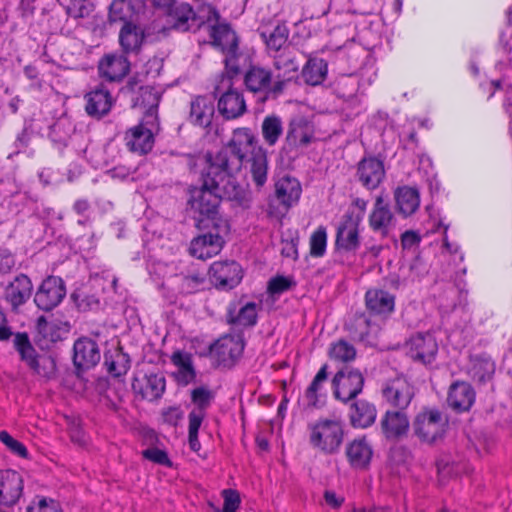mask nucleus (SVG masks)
I'll return each instance as SVG.
<instances>
[{
	"instance_id": "nucleus-1",
	"label": "nucleus",
	"mask_w": 512,
	"mask_h": 512,
	"mask_svg": "<svg viewBox=\"0 0 512 512\" xmlns=\"http://www.w3.org/2000/svg\"><path fill=\"white\" fill-rule=\"evenodd\" d=\"M189 193V208L195 220L201 222L205 217H214L221 199L239 200L243 189L234 176L210 164L201 186L191 188Z\"/></svg>"
},
{
	"instance_id": "nucleus-2",
	"label": "nucleus",
	"mask_w": 512,
	"mask_h": 512,
	"mask_svg": "<svg viewBox=\"0 0 512 512\" xmlns=\"http://www.w3.org/2000/svg\"><path fill=\"white\" fill-rule=\"evenodd\" d=\"M141 105L146 108L141 122L127 130L125 143L128 149L139 155L151 151L154 145V135L159 130L158 105L159 93L151 87L141 89Z\"/></svg>"
},
{
	"instance_id": "nucleus-3",
	"label": "nucleus",
	"mask_w": 512,
	"mask_h": 512,
	"mask_svg": "<svg viewBox=\"0 0 512 512\" xmlns=\"http://www.w3.org/2000/svg\"><path fill=\"white\" fill-rule=\"evenodd\" d=\"M308 433L313 449L325 455H333L343 443L344 425L338 418H320L308 425Z\"/></svg>"
},
{
	"instance_id": "nucleus-4",
	"label": "nucleus",
	"mask_w": 512,
	"mask_h": 512,
	"mask_svg": "<svg viewBox=\"0 0 512 512\" xmlns=\"http://www.w3.org/2000/svg\"><path fill=\"white\" fill-rule=\"evenodd\" d=\"M256 142L249 128H237L229 142L230 155L227 150L221 151L211 164L217 165L221 171L233 176V173L241 168L247 154H252L253 149L259 147L256 146Z\"/></svg>"
},
{
	"instance_id": "nucleus-5",
	"label": "nucleus",
	"mask_w": 512,
	"mask_h": 512,
	"mask_svg": "<svg viewBox=\"0 0 512 512\" xmlns=\"http://www.w3.org/2000/svg\"><path fill=\"white\" fill-rule=\"evenodd\" d=\"M215 91L219 94L218 111L225 119H236L246 112L243 93L233 87L231 76L222 75Z\"/></svg>"
},
{
	"instance_id": "nucleus-6",
	"label": "nucleus",
	"mask_w": 512,
	"mask_h": 512,
	"mask_svg": "<svg viewBox=\"0 0 512 512\" xmlns=\"http://www.w3.org/2000/svg\"><path fill=\"white\" fill-rule=\"evenodd\" d=\"M302 188L299 181L292 177H282L275 183V199L269 203L268 214L271 217L282 218L288 210L298 203Z\"/></svg>"
},
{
	"instance_id": "nucleus-7",
	"label": "nucleus",
	"mask_w": 512,
	"mask_h": 512,
	"mask_svg": "<svg viewBox=\"0 0 512 512\" xmlns=\"http://www.w3.org/2000/svg\"><path fill=\"white\" fill-rule=\"evenodd\" d=\"M446 420L437 410H425L419 413L414 422L415 435L423 442L433 443L445 432Z\"/></svg>"
},
{
	"instance_id": "nucleus-8",
	"label": "nucleus",
	"mask_w": 512,
	"mask_h": 512,
	"mask_svg": "<svg viewBox=\"0 0 512 512\" xmlns=\"http://www.w3.org/2000/svg\"><path fill=\"white\" fill-rule=\"evenodd\" d=\"M273 67L275 74L272 90L274 95H278L283 92L286 84L298 75L299 62L296 59L295 51L285 48L275 55Z\"/></svg>"
},
{
	"instance_id": "nucleus-9",
	"label": "nucleus",
	"mask_w": 512,
	"mask_h": 512,
	"mask_svg": "<svg viewBox=\"0 0 512 512\" xmlns=\"http://www.w3.org/2000/svg\"><path fill=\"white\" fill-rule=\"evenodd\" d=\"M332 384L335 397L343 402H347L355 398L362 391L364 377L358 370L344 368L336 373Z\"/></svg>"
},
{
	"instance_id": "nucleus-10",
	"label": "nucleus",
	"mask_w": 512,
	"mask_h": 512,
	"mask_svg": "<svg viewBox=\"0 0 512 512\" xmlns=\"http://www.w3.org/2000/svg\"><path fill=\"white\" fill-rule=\"evenodd\" d=\"M244 343L239 335H225L210 348L211 356L218 366L230 367L241 356Z\"/></svg>"
},
{
	"instance_id": "nucleus-11",
	"label": "nucleus",
	"mask_w": 512,
	"mask_h": 512,
	"mask_svg": "<svg viewBox=\"0 0 512 512\" xmlns=\"http://www.w3.org/2000/svg\"><path fill=\"white\" fill-rule=\"evenodd\" d=\"M65 295L66 290L62 279L50 276L38 288L34 302L38 308L50 311L60 304Z\"/></svg>"
},
{
	"instance_id": "nucleus-12",
	"label": "nucleus",
	"mask_w": 512,
	"mask_h": 512,
	"mask_svg": "<svg viewBox=\"0 0 512 512\" xmlns=\"http://www.w3.org/2000/svg\"><path fill=\"white\" fill-rule=\"evenodd\" d=\"M369 227L382 238L388 237L395 228L396 219L389 204L381 195L375 198L372 210L368 217Z\"/></svg>"
},
{
	"instance_id": "nucleus-13",
	"label": "nucleus",
	"mask_w": 512,
	"mask_h": 512,
	"mask_svg": "<svg viewBox=\"0 0 512 512\" xmlns=\"http://www.w3.org/2000/svg\"><path fill=\"white\" fill-rule=\"evenodd\" d=\"M209 273L211 282L222 290L234 288L242 279V269L235 261L214 262Z\"/></svg>"
},
{
	"instance_id": "nucleus-14",
	"label": "nucleus",
	"mask_w": 512,
	"mask_h": 512,
	"mask_svg": "<svg viewBox=\"0 0 512 512\" xmlns=\"http://www.w3.org/2000/svg\"><path fill=\"white\" fill-rule=\"evenodd\" d=\"M438 344L433 334L418 333L406 342L407 354L424 364L431 363L437 354Z\"/></svg>"
},
{
	"instance_id": "nucleus-15",
	"label": "nucleus",
	"mask_w": 512,
	"mask_h": 512,
	"mask_svg": "<svg viewBox=\"0 0 512 512\" xmlns=\"http://www.w3.org/2000/svg\"><path fill=\"white\" fill-rule=\"evenodd\" d=\"M13 344L17 352L20 354L21 360L24 361L35 373L46 376L48 373L44 368L49 365L53 366L50 359H39L37 352L30 342L26 333H16Z\"/></svg>"
},
{
	"instance_id": "nucleus-16",
	"label": "nucleus",
	"mask_w": 512,
	"mask_h": 512,
	"mask_svg": "<svg viewBox=\"0 0 512 512\" xmlns=\"http://www.w3.org/2000/svg\"><path fill=\"white\" fill-rule=\"evenodd\" d=\"M382 393L390 405L401 410L409 406L414 395L413 387L404 377H396L388 381L383 387Z\"/></svg>"
},
{
	"instance_id": "nucleus-17",
	"label": "nucleus",
	"mask_w": 512,
	"mask_h": 512,
	"mask_svg": "<svg viewBox=\"0 0 512 512\" xmlns=\"http://www.w3.org/2000/svg\"><path fill=\"white\" fill-rule=\"evenodd\" d=\"M385 177L383 162L376 157L363 158L357 168V178L369 190L376 189Z\"/></svg>"
},
{
	"instance_id": "nucleus-18",
	"label": "nucleus",
	"mask_w": 512,
	"mask_h": 512,
	"mask_svg": "<svg viewBox=\"0 0 512 512\" xmlns=\"http://www.w3.org/2000/svg\"><path fill=\"white\" fill-rule=\"evenodd\" d=\"M165 386V377L159 373L135 377L132 382L133 391L148 401L159 399L165 391Z\"/></svg>"
},
{
	"instance_id": "nucleus-19",
	"label": "nucleus",
	"mask_w": 512,
	"mask_h": 512,
	"mask_svg": "<svg viewBox=\"0 0 512 512\" xmlns=\"http://www.w3.org/2000/svg\"><path fill=\"white\" fill-rule=\"evenodd\" d=\"M32 291L33 285L29 277L20 274L6 285L3 295L5 301L15 310L29 300Z\"/></svg>"
},
{
	"instance_id": "nucleus-20",
	"label": "nucleus",
	"mask_w": 512,
	"mask_h": 512,
	"mask_svg": "<svg viewBox=\"0 0 512 512\" xmlns=\"http://www.w3.org/2000/svg\"><path fill=\"white\" fill-rule=\"evenodd\" d=\"M100 361L97 343L89 338H80L74 343L73 362L78 370L94 367Z\"/></svg>"
},
{
	"instance_id": "nucleus-21",
	"label": "nucleus",
	"mask_w": 512,
	"mask_h": 512,
	"mask_svg": "<svg viewBox=\"0 0 512 512\" xmlns=\"http://www.w3.org/2000/svg\"><path fill=\"white\" fill-rule=\"evenodd\" d=\"M224 240L218 234H203L191 241L190 254L198 259H208L217 255L223 248Z\"/></svg>"
},
{
	"instance_id": "nucleus-22",
	"label": "nucleus",
	"mask_w": 512,
	"mask_h": 512,
	"mask_svg": "<svg viewBox=\"0 0 512 512\" xmlns=\"http://www.w3.org/2000/svg\"><path fill=\"white\" fill-rule=\"evenodd\" d=\"M85 110L88 115L101 118L106 115L112 107V96L103 86H97L95 89L85 95Z\"/></svg>"
},
{
	"instance_id": "nucleus-23",
	"label": "nucleus",
	"mask_w": 512,
	"mask_h": 512,
	"mask_svg": "<svg viewBox=\"0 0 512 512\" xmlns=\"http://www.w3.org/2000/svg\"><path fill=\"white\" fill-rule=\"evenodd\" d=\"M381 429L387 439L395 440L407 433L409 420L403 412L387 411L381 419Z\"/></svg>"
},
{
	"instance_id": "nucleus-24",
	"label": "nucleus",
	"mask_w": 512,
	"mask_h": 512,
	"mask_svg": "<svg viewBox=\"0 0 512 512\" xmlns=\"http://www.w3.org/2000/svg\"><path fill=\"white\" fill-rule=\"evenodd\" d=\"M475 401V391L466 382H456L450 386L447 402L456 411H467Z\"/></svg>"
},
{
	"instance_id": "nucleus-25",
	"label": "nucleus",
	"mask_w": 512,
	"mask_h": 512,
	"mask_svg": "<svg viewBox=\"0 0 512 512\" xmlns=\"http://www.w3.org/2000/svg\"><path fill=\"white\" fill-rule=\"evenodd\" d=\"M273 76L271 72L265 68L252 66L245 74L244 82L248 90L251 92H263L267 95L273 94Z\"/></svg>"
},
{
	"instance_id": "nucleus-26",
	"label": "nucleus",
	"mask_w": 512,
	"mask_h": 512,
	"mask_svg": "<svg viewBox=\"0 0 512 512\" xmlns=\"http://www.w3.org/2000/svg\"><path fill=\"white\" fill-rule=\"evenodd\" d=\"M313 136V125L307 119L298 117L290 122L286 141L289 146H306L311 143Z\"/></svg>"
},
{
	"instance_id": "nucleus-27",
	"label": "nucleus",
	"mask_w": 512,
	"mask_h": 512,
	"mask_svg": "<svg viewBox=\"0 0 512 512\" xmlns=\"http://www.w3.org/2000/svg\"><path fill=\"white\" fill-rule=\"evenodd\" d=\"M346 455L352 467L363 469L370 463L373 451L365 438H357L347 445Z\"/></svg>"
},
{
	"instance_id": "nucleus-28",
	"label": "nucleus",
	"mask_w": 512,
	"mask_h": 512,
	"mask_svg": "<svg viewBox=\"0 0 512 512\" xmlns=\"http://www.w3.org/2000/svg\"><path fill=\"white\" fill-rule=\"evenodd\" d=\"M211 37L213 44L230 57H235L238 48L236 33L227 24H218L212 27Z\"/></svg>"
},
{
	"instance_id": "nucleus-29",
	"label": "nucleus",
	"mask_w": 512,
	"mask_h": 512,
	"mask_svg": "<svg viewBox=\"0 0 512 512\" xmlns=\"http://www.w3.org/2000/svg\"><path fill=\"white\" fill-rule=\"evenodd\" d=\"M214 104L205 97H196L191 102L189 121L202 128L208 127L214 116Z\"/></svg>"
},
{
	"instance_id": "nucleus-30",
	"label": "nucleus",
	"mask_w": 512,
	"mask_h": 512,
	"mask_svg": "<svg viewBox=\"0 0 512 512\" xmlns=\"http://www.w3.org/2000/svg\"><path fill=\"white\" fill-rule=\"evenodd\" d=\"M129 71V63L124 56L107 55L99 63L101 76L109 81L122 79Z\"/></svg>"
},
{
	"instance_id": "nucleus-31",
	"label": "nucleus",
	"mask_w": 512,
	"mask_h": 512,
	"mask_svg": "<svg viewBox=\"0 0 512 512\" xmlns=\"http://www.w3.org/2000/svg\"><path fill=\"white\" fill-rule=\"evenodd\" d=\"M365 301L367 309L373 314H389L395 305L394 296L381 289L368 290Z\"/></svg>"
},
{
	"instance_id": "nucleus-32",
	"label": "nucleus",
	"mask_w": 512,
	"mask_h": 512,
	"mask_svg": "<svg viewBox=\"0 0 512 512\" xmlns=\"http://www.w3.org/2000/svg\"><path fill=\"white\" fill-rule=\"evenodd\" d=\"M360 221L361 216H357L356 220L347 219L339 226L336 235V244L339 248L350 251L359 246L358 225Z\"/></svg>"
},
{
	"instance_id": "nucleus-33",
	"label": "nucleus",
	"mask_w": 512,
	"mask_h": 512,
	"mask_svg": "<svg viewBox=\"0 0 512 512\" xmlns=\"http://www.w3.org/2000/svg\"><path fill=\"white\" fill-rule=\"evenodd\" d=\"M394 198L398 212L405 217L412 215L419 208L420 195L416 188L398 187L394 192Z\"/></svg>"
},
{
	"instance_id": "nucleus-34",
	"label": "nucleus",
	"mask_w": 512,
	"mask_h": 512,
	"mask_svg": "<svg viewBox=\"0 0 512 512\" xmlns=\"http://www.w3.org/2000/svg\"><path fill=\"white\" fill-rule=\"evenodd\" d=\"M144 7L142 0H114L110 4L109 19L111 22L131 20Z\"/></svg>"
},
{
	"instance_id": "nucleus-35",
	"label": "nucleus",
	"mask_w": 512,
	"mask_h": 512,
	"mask_svg": "<svg viewBox=\"0 0 512 512\" xmlns=\"http://www.w3.org/2000/svg\"><path fill=\"white\" fill-rule=\"evenodd\" d=\"M171 362L177 367L175 376L178 383L188 385L194 380L195 370L190 353L177 350L171 355Z\"/></svg>"
},
{
	"instance_id": "nucleus-36",
	"label": "nucleus",
	"mask_w": 512,
	"mask_h": 512,
	"mask_svg": "<svg viewBox=\"0 0 512 512\" xmlns=\"http://www.w3.org/2000/svg\"><path fill=\"white\" fill-rule=\"evenodd\" d=\"M376 419L375 407L367 401L355 402L350 409V420L354 427L366 428Z\"/></svg>"
},
{
	"instance_id": "nucleus-37",
	"label": "nucleus",
	"mask_w": 512,
	"mask_h": 512,
	"mask_svg": "<svg viewBox=\"0 0 512 512\" xmlns=\"http://www.w3.org/2000/svg\"><path fill=\"white\" fill-rule=\"evenodd\" d=\"M227 319L230 324L237 326H254L257 322V304L248 302L239 309L229 307Z\"/></svg>"
},
{
	"instance_id": "nucleus-38",
	"label": "nucleus",
	"mask_w": 512,
	"mask_h": 512,
	"mask_svg": "<svg viewBox=\"0 0 512 512\" xmlns=\"http://www.w3.org/2000/svg\"><path fill=\"white\" fill-rule=\"evenodd\" d=\"M250 171L252 179L259 187L267 180L268 159L267 152L263 147L254 148L250 159Z\"/></svg>"
},
{
	"instance_id": "nucleus-39",
	"label": "nucleus",
	"mask_w": 512,
	"mask_h": 512,
	"mask_svg": "<svg viewBox=\"0 0 512 512\" xmlns=\"http://www.w3.org/2000/svg\"><path fill=\"white\" fill-rule=\"evenodd\" d=\"M144 39L143 31L140 27L126 22L119 34L120 45L125 52H134L142 44Z\"/></svg>"
},
{
	"instance_id": "nucleus-40",
	"label": "nucleus",
	"mask_w": 512,
	"mask_h": 512,
	"mask_svg": "<svg viewBox=\"0 0 512 512\" xmlns=\"http://www.w3.org/2000/svg\"><path fill=\"white\" fill-rule=\"evenodd\" d=\"M327 75V63L323 59H309L302 70L304 81L312 86L321 84Z\"/></svg>"
},
{
	"instance_id": "nucleus-41",
	"label": "nucleus",
	"mask_w": 512,
	"mask_h": 512,
	"mask_svg": "<svg viewBox=\"0 0 512 512\" xmlns=\"http://www.w3.org/2000/svg\"><path fill=\"white\" fill-rule=\"evenodd\" d=\"M261 133L263 140L267 145H276L283 134V123L281 118L276 115L266 116L261 124Z\"/></svg>"
},
{
	"instance_id": "nucleus-42",
	"label": "nucleus",
	"mask_w": 512,
	"mask_h": 512,
	"mask_svg": "<svg viewBox=\"0 0 512 512\" xmlns=\"http://www.w3.org/2000/svg\"><path fill=\"white\" fill-rule=\"evenodd\" d=\"M105 366L114 377L125 375L130 368V360L127 354L116 350L105 355Z\"/></svg>"
},
{
	"instance_id": "nucleus-43",
	"label": "nucleus",
	"mask_w": 512,
	"mask_h": 512,
	"mask_svg": "<svg viewBox=\"0 0 512 512\" xmlns=\"http://www.w3.org/2000/svg\"><path fill=\"white\" fill-rule=\"evenodd\" d=\"M289 30L284 24H277L270 32H261V37L265 41L269 50L279 52L287 43Z\"/></svg>"
},
{
	"instance_id": "nucleus-44",
	"label": "nucleus",
	"mask_w": 512,
	"mask_h": 512,
	"mask_svg": "<svg viewBox=\"0 0 512 512\" xmlns=\"http://www.w3.org/2000/svg\"><path fill=\"white\" fill-rule=\"evenodd\" d=\"M1 482H4V490L6 493V501L4 502V506L11 507L18 502L22 495V478L16 472H12L6 477L5 480H2Z\"/></svg>"
},
{
	"instance_id": "nucleus-45",
	"label": "nucleus",
	"mask_w": 512,
	"mask_h": 512,
	"mask_svg": "<svg viewBox=\"0 0 512 512\" xmlns=\"http://www.w3.org/2000/svg\"><path fill=\"white\" fill-rule=\"evenodd\" d=\"M178 285V291L182 294L195 293L203 288L205 278L199 273L189 275H177L172 279Z\"/></svg>"
},
{
	"instance_id": "nucleus-46",
	"label": "nucleus",
	"mask_w": 512,
	"mask_h": 512,
	"mask_svg": "<svg viewBox=\"0 0 512 512\" xmlns=\"http://www.w3.org/2000/svg\"><path fill=\"white\" fill-rule=\"evenodd\" d=\"M494 370V363L490 359L476 357L471 360L469 374L473 379L484 382L492 376Z\"/></svg>"
},
{
	"instance_id": "nucleus-47",
	"label": "nucleus",
	"mask_w": 512,
	"mask_h": 512,
	"mask_svg": "<svg viewBox=\"0 0 512 512\" xmlns=\"http://www.w3.org/2000/svg\"><path fill=\"white\" fill-rule=\"evenodd\" d=\"M329 355L335 361L349 362L355 358L356 350L347 341L339 340L331 345Z\"/></svg>"
},
{
	"instance_id": "nucleus-48",
	"label": "nucleus",
	"mask_w": 512,
	"mask_h": 512,
	"mask_svg": "<svg viewBox=\"0 0 512 512\" xmlns=\"http://www.w3.org/2000/svg\"><path fill=\"white\" fill-rule=\"evenodd\" d=\"M310 254L313 257H322L326 252L327 232L326 228L319 226L310 236Z\"/></svg>"
},
{
	"instance_id": "nucleus-49",
	"label": "nucleus",
	"mask_w": 512,
	"mask_h": 512,
	"mask_svg": "<svg viewBox=\"0 0 512 512\" xmlns=\"http://www.w3.org/2000/svg\"><path fill=\"white\" fill-rule=\"evenodd\" d=\"M326 379H327V365H323L306 390L305 397L307 399L308 405L316 406V404L318 402V394L317 393L321 389L322 384L326 381Z\"/></svg>"
},
{
	"instance_id": "nucleus-50",
	"label": "nucleus",
	"mask_w": 512,
	"mask_h": 512,
	"mask_svg": "<svg viewBox=\"0 0 512 512\" xmlns=\"http://www.w3.org/2000/svg\"><path fill=\"white\" fill-rule=\"evenodd\" d=\"M173 16L176 19L175 26L181 30L189 29V21H194L195 13L191 6L188 4H181L173 11Z\"/></svg>"
},
{
	"instance_id": "nucleus-51",
	"label": "nucleus",
	"mask_w": 512,
	"mask_h": 512,
	"mask_svg": "<svg viewBox=\"0 0 512 512\" xmlns=\"http://www.w3.org/2000/svg\"><path fill=\"white\" fill-rule=\"evenodd\" d=\"M0 441L14 454L22 457H28L27 448L18 440L14 439L7 431L0 432Z\"/></svg>"
},
{
	"instance_id": "nucleus-52",
	"label": "nucleus",
	"mask_w": 512,
	"mask_h": 512,
	"mask_svg": "<svg viewBox=\"0 0 512 512\" xmlns=\"http://www.w3.org/2000/svg\"><path fill=\"white\" fill-rule=\"evenodd\" d=\"M224 499L223 509H216L215 512H236L240 507V495L236 490L225 489L222 491Z\"/></svg>"
},
{
	"instance_id": "nucleus-53",
	"label": "nucleus",
	"mask_w": 512,
	"mask_h": 512,
	"mask_svg": "<svg viewBox=\"0 0 512 512\" xmlns=\"http://www.w3.org/2000/svg\"><path fill=\"white\" fill-rule=\"evenodd\" d=\"M191 397L193 403L197 406L194 410L205 412L210 405L212 393L208 389L200 387L192 391Z\"/></svg>"
},
{
	"instance_id": "nucleus-54",
	"label": "nucleus",
	"mask_w": 512,
	"mask_h": 512,
	"mask_svg": "<svg viewBox=\"0 0 512 512\" xmlns=\"http://www.w3.org/2000/svg\"><path fill=\"white\" fill-rule=\"evenodd\" d=\"M145 459L150 460L153 463L164 465L167 467L171 466V461L164 450L156 447L148 448L142 452Z\"/></svg>"
},
{
	"instance_id": "nucleus-55",
	"label": "nucleus",
	"mask_w": 512,
	"mask_h": 512,
	"mask_svg": "<svg viewBox=\"0 0 512 512\" xmlns=\"http://www.w3.org/2000/svg\"><path fill=\"white\" fill-rule=\"evenodd\" d=\"M293 282L291 279L284 276H277L272 278L268 283V291L271 294H281L290 289Z\"/></svg>"
},
{
	"instance_id": "nucleus-56",
	"label": "nucleus",
	"mask_w": 512,
	"mask_h": 512,
	"mask_svg": "<svg viewBox=\"0 0 512 512\" xmlns=\"http://www.w3.org/2000/svg\"><path fill=\"white\" fill-rule=\"evenodd\" d=\"M161 415L164 423L171 426H177L178 423L183 419L184 413L180 407L172 406L164 409Z\"/></svg>"
},
{
	"instance_id": "nucleus-57",
	"label": "nucleus",
	"mask_w": 512,
	"mask_h": 512,
	"mask_svg": "<svg viewBox=\"0 0 512 512\" xmlns=\"http://www.w3.org/2000/svg\"><path fill=\"white\" fill-rule=\"evenodd\" d=\"M205 418V412L201 410H192L189 413L188 434H198L199 428Z\"/></svg>"
},
{
	"instance_id": "nucleus-58",
	"label": "nucleus",
	"mask_w": 512,
	"mask_h": 512,
	"mask_svg": "<svg viewBox=\"0 0 512 512\" xmlns=\"http://www.w3.org/2000/svg\"><path fill=\"white\" fill-rule=\"evenodd\" d=\"M28 512H62V509L56 501L43 498L37 507L29 508Z\"/></svg>"
},
{
	"instance_id": "nucleus-59",
	"label": "nucleus",
	"mask_w": 512,
	"mask_h": 512,
	"mask_svg": "<svg viewBox=\"0 0 512 512\" xmlns=\"http://www.w3.org/2000/svg\"><path fill=\"white\" fill-rule=\"evenodd\" d=\"M14 265L15 259L12 253L5 248H0V273L10 272Z\"/></svg>"
},
{
	"instance_id": "nucleus-60",
	"label": "nucleus",
	"mask_w": 512,
	"mask_h": 512,
	"mask_svg": "<svg viewBox=\"0 0 512 512\" xmlns=\"http://www.w3.org/2000/svg\"><path fill=\"white\" fill-rule=\"evenodd\" d=\"M69 12L73 17L84 18L91 12V7L85 4L83 0H74L69 8Z\"/></svg>"
},
{
	"instance_id": "nucleus-61",
	"label": "nucleus",
	"mask_w": 512,
	"mask_h": 512,
	"mask_svg": "<svg viewBox=\"0 0 512 512\" xmlns=\"http://www.w3.org/2000/svg\"><path fill=\"white\" fill-rule=\"evenodd\" d=\"M421 237L418 233L412 230L404 232L401 236V245L403 249H412L419 245Z\"/></svg>"
},
{
	"instance_id": "nucleus-62",
	"label": "nucleus",
	"mask_w": 512,
	"mask_h": 512,
	"mask_svg": "<svg viewBox=\"0 0 512 512\" xmlns=\"http://www.w3.org/2000/svg\"><path fill=\"white\" fill-rule=\"evenodd\" d=\"M11 336L12 331L6 324L4 312L0 309V341L8 340Z\"/></svg>"
},
{
	"instance_id": "nucleus-63",
	"label": "nucleus",
	"mask_w": 512,
	"mask_h": 512,
	"mask_svg": "<svg viewBox=\"0 0 512 512\" xmlns=\"http://www.w3.org/2000/svg\"><path fill=\"white\" fill-rule=\"evenodd\" d=\"M324 498L326 503L332 508H339L344 500L342 497H338L333 491H326Z\"/></svg>"
},
{
	"instance_id": "nucleus-64",
	"label": "nucleus",
	"mask_w": 512,
	"mask_h": 512,
	"mask_svg": "<svg viewBox=\"0 0 512 512\" xmlns=\"http://www.w3.org/2000/svg\"><path fill=\"white\" fill-rule=\"evenodd\" d=\"M89 208L90 204L85 199H79L73 205V209L78 215H85Z\"/></svg>"
}]
</instances>
